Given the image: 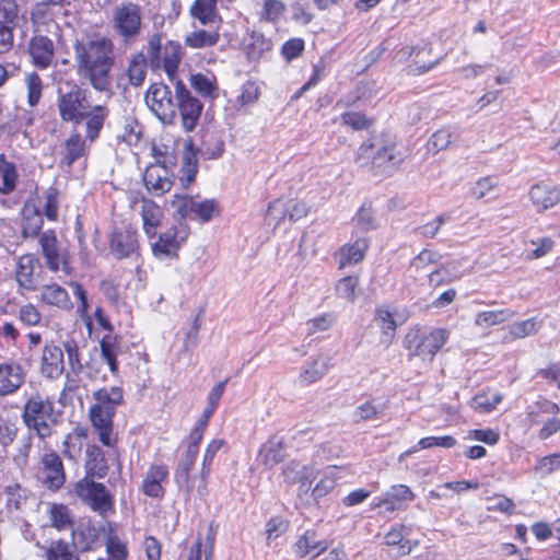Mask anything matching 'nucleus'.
<instances>
[{
	"label": "nucleus",
	"instance_id": "5701e85b",
	"mask_svg": "<svg viewBox=\"0 0 560 560\" xmlns=\"http://www.w3.org/2000/svg\"><path fill=\"white\" fill-rule=\"evenodd\" d=\"M143 182L148 191L155 196H161L168 191L173 185L167 168L160 164H152L145 168Z\"/></svg>",
	"mask_w": 560,
	"mask_h": 560
},
{
	"label": "nucleus",
	"instance_id": "c85d7f7f",
	"mask_svg": "<svg viewBox=\"0 0 560 560\" xmlns=\"http://www.w3.org/2000/svg\"><path fill=\"white\" fill-rule=\"evenodd\" d=\"M109 115V110L105 105H95L90 110L86 109L84 113L85 121V139L91 142L95 141L101 130L103 129L104 122Z\"/></svg>",
	"mask_w": 560,
	"mask_h": 560
},
{
	"label": "nucleus",
	"instance_id": "13d9d810",
	"mask_svg": "<svg viewBox=\"0 0 560 560\" xmlns=\"http://www.w3.org/2000/svg\"><path fill=\"white\" fill-rule=\"evenodd\" d=\"M24 81L27 90V103L30 106L34 107L42 97L43 81L36 72L26 74Z\"/></svg>",
	"mask_w": 560,
	"mask_h": 560
},
{
	"label": "nucleus",
	"instance_id": "a211bd4d",
	"mask_svg": "<svg viewBox=\"0 0 560 560\" xmlns=\"http://www.w3.org/2000/svg\"><path fill=\"white\" fill-rule=\"evenodd\" d=\"M40 374L49 380L59 378L66 371L63 350L61 347L45 345L40 358Z\"/></svg>",
	"mask_w": 560,
	"mask_h": 560
},
{
	"label": "nucleus",
	"instance_id": "6e6d98bb",
	"mask_svg": "<svg viewBox=\"0 0 560 560\" xmlns=\"http://www.w3.org/2000/svg\"><path fill=\"white\" fill-rule=\"evenodd\" d=\"M451 143L452 132L446 128H442L432 133L428 139L427 150L432 154H436L440 151L447 149Z\"/></svg>",
	"mask_w": 560,
	"mask_h": 560
},
{
	"label": "nucleus",
	"instance_id": "412c9836",
	"mask_svg": "<svg viewBox=\"0 0 560 560\" xmlns=\"http://www.w3.org/2000/svg\"><path fill=\"white\" fill-rule=\"evenodd\" d=\"M287 443L282 436H271L259 448L257 460L268 469H272L285 457Z\"/></svg>",
	"mask_w": 560,
	"mask_h": 560
},
{
	"label": "nucleus",
	"instance_id": "0eeeda50",
	"mask_svg": "<svg viewBox=\"0 0 560 560\" xmlns=\"http://www.w3.org/2000/svg\"><path fill=\"white\" fill-rule=\"evenodd\" d=\"M74 493L93 512L102 516L114 512V497L103 483L94 481L90 476L74 485Z\"/></svg>",
	"mask_w": 560,
	"mask_h": 560
},
{
	"label": "nucleus",
	"instance_id": "393cba45",
	"mask_svg": "<svg viewBox=\"0 0 560 560\" xmlns=\"http://www.w3.org/2000/svg\"><path fill=\"white\" fill-rule=\"evenodd\" d=\"M404 162V155L394 143L384 144L381 140L374 158V168L390 173Z\"/></svg>",
	"mask_w": 560,
	"mask_h": 560
},
{
	"label": "nucleus",
	"instance_id": "ddd939ff",
	"mask_svg": "<svg viewBox=\"0 0 560 560\" xmlns=\"http://www.w3.org/2000/svg\"><path fill=\"white\" fill-rule=\"evenodd\" d=\"M38 244L46 266L50 271L68 270V250L59 243L54 231L48 230L39 234Z\"/></svg>",
	"mask_w": 560,
	"mask_h": 560
},
{
	"label": "nucleus",
	"instance_id": "2eb2a0df",
	"mask_svg": "<svg viewBox=\"0 0 560 560\" xmlns=\"http://www.w3.org/2000/svg\"><path fill=\"white\" fill-rule=\"evenodd\" d=\"M26 371L12 360L0 362V396L14 395L25 383Z\"/></svg>",
	"mask_w": 560,
	"mask_h": 560
},
{
	"label": "nucleus",
	"instance_id": "c756f323",
	"mask_svg": "<svg viewBox=\"0 0 560 560\" xmlns=\"http://www.w3.org/2000/svg\"><path fill=\"white\" fill-rule=\"evenodd\" d=\"M219 0H195L189 9L191 18L198 20L201 25L220 24L221 18L217 10Z\"/></svg>",
	"mask_w": 560,
	"mask_h": 560
},
{
	"label": "nucleus",
	"instance_id": "a878e982",
	"mask_svg": "<svg viewBox=\"0 0 560 560\" xmlns=\"http://www.w3.org/2000/svg\"><path fill=\"white\" fill-rule=\"evenodd\" d=\"M330 360L328 357L319 354L307 361L299 375V382L302 385H311L322 380L329 371Z\"/></svg>",
	"mask_w": 560,
	"mask_h": 560
},
{
	"label": "nucleus",
	"instance_id": "338daca9",
	"mask_svg": "<svg viewBox=\"0 0 560 560\" xmlns=\"http://www.w3.org/2000/svg\"><path fill=\"white\" fill-rule=\"evenodd\" d=\"M7 504L9 508L20 510L27 499V491L19 483L5 488Z\"/></svg>",
	"mask_w": 560,
	"mask_h": 560
},
{
	"label": "nucleus",
	"instance_id": "1a4fd4ad",
	"mask_svg": "<svg viewBox=\"0 0 560 560\" xmlns=\"http://www.w3.org/2000/svg\"><path fill=\"white\" fill-rule=\"evenodd\" d=\"M409 318L406 307L395 305H382L375 310L373 322L381 330L380 341L382 345H390L396 329Z\"/></svg>",
	"mask_w": 560,
	"mask_h": 560
},
{
	"label": "nucleus",
	"instance_id": "680f3d73",
	"mask_svg": "<svg viewBox=\"0 0 560 560\" xmlns=\"http://www.w3.org/2000/svg\"><path fill=\"white\" fill-rule=\"evenodd\" d=\"M499 186V180L493 176H486L477 179L472 185L470 192L476 199H482L491 195Z\"/></svg>",
	"mask_w": 560,
	"mask_h": 560
},
{
	"label": "nucleus",
	"instance_id": "de8ad7c7",
	"mask_svg": "<svg viewBox=\"0 0 560 560\" xmlns=\"http://www.w3.org/2000/svg\"><path fill=\"white\" fill-rule=\"evenodd\" d=\"M49 520L51 526L58 530H63L72 527V518L68 506L61 503H54L49 508Z\"/></svg>",
	"mask_w": 560,
	"mask_h": 560
},
{
	"label": "nucleus",
	"instance_id": "cd10ccee",
	"mask_svg": "<svg viewBox=\"0 0 560 560\" xmlns=\"http://www.w3.org/2000/svg\"><path fill=\"white\" fill-rule=\"evenodd\" d=\"M215 540V529L210 524L205 534H199L189 548L187 560H212Z\"/></svg>",
	"mask_w": 560,
	"mask_h": 560
},
{
	"label": "nucleus",
	"instance_id": "f704fd0d",
	"mask_svg": "<svg viewBox=\"0 0 560 560\" xmlns=\"http://www.w3.org/2000/svg\"><path fill=\"white\" fill-rule=\"evenodd\" d=\"M78 532L72 530V538L75 541ZM46 560H79L75 551V542L69 544L61 539L51 541L46 549Z\"/></svg>",
	"mask_w": 560,
	"mask_h": 560
},
{
	"label": "nucleus",
	"instance_id": "c9c22d12",
	"mask_svg": "<svg viewBox=\"0 0 560 560\" xmlns=\"http://www.w3.org/2000/svg\"><path fill=\"white\" fill-rule=\"evenodd\" d=\"M218 30L219 25H217L215 30H197L190 32L185 36L184 43L187 47L192 49L212 47L220 40V34Z\"/></svg>",
	"mask_w": 560,
	"mask_h": 560
},
{
	"label": "nucleus",
	"instance_id": "c03bdc74",
	"mask_svg": "<svg viewBox=\"0 0 560 560\" xmlns=\"http://www.w3.org/2000/svg\"><path fill=\"white\" fill-rule=\"evenodd\" d=\"M148 60L142 52L135 55L128 66L129 82L133 86H139L143 83L147 75Z\"/></svg>",
	"mask_w": 560,
	"mask_h": 560
},
{
	"label": "nucleus",
	"instance_id": "aec40b11",
	"mask_svg": "<svg viewBox=\"0 0 560 560\" xmlns=\"http://www.w3.org/2000/svg\"><path fill=\"white\" fill-rule=\"evenodd\" d=\"M282 476L284 482L288 485L300 483V492L306 493L315 478V469L313 466L291 460L283 466Z\"/></svg>",
	"mask_w": 560,
	"mask_h": 560
},
{
	"label": "nucleus",
	"instance_id": "052dcab7",
	"mask_svg": "<svg viewBox=\"0 0 560 560\" xmlns=\"http://www.w3.org/2000/svg\"><path fill=\"white\" fill-rule=\"evenodd\" d=\"M33 446V436L26 434L22 436L18 443L12 460L18 468H23L28 463V456Z\"/></svg>",
	"mask_w": 560,
	"mask_h": 560
},
{
	"label": "nucleus",
	"instance_id": "f257e3e1",
	"mask_svg": "<svg viewBox=\"0 0 560 560\" xmlns=\"http://www.w3.org/2000/svg\"><path fill=\"white\" fill-rule=\"evenodd\" d=\"M72 50L78 75L95 91L110 92L115 65L113 40L102 34L84 35L74 39Z\"/></svg>",
	"mask_w": 560,
	"mask_h": 560
},
{
	"label": "nucleus",
	"instance_id": "e433bc0d",
	"mask_svg": "<svg viewBox=\"0 0 560 560\" xmlns=\"http://www.w3.org/2000/svg\"><path fill=\"white\" fill-rule=\"evenodd\" d=\"M515 312L510 308L482 311L476 314L474 324L479 328H490L514 317Z\"/></svg>",
	"mask_w": 560,
	"mask_h": 560
},
{
	"label": "nucleus",
	"instance_id": "79ce46f5",
	"mask_svg": "<svg viewBox=\"0 0 560 560\" xmlns=\"http://www.w3.org/2000/svg\"><path fill=\"white\" fill-rule=\"evenodd\" d=\"M558 470H560V452L539 457L533 467L534 477L540 480Z\"/></svg>",
	"mask_w": 560,
	"mask_h": 560
},
{
	"label": "nucleus",
	"instance_id": "7ed1b4c3",
	"mask_svg": "<svg viewBox=\"0 0 560 560\" xmlns=\"http://www.w3.org/2000/svg\"><path fill=\"white\" fill-rule=\"evenodd\" d=\"M22 421L38 439L46 440L52 435L59 415L55 411L54 401L39 394L31 395L24 402Z\"/></svg>",
	"mask_w": 560,
	"mask_h": 560
},
{
	"label": "nucleus",
	"instance_id": "f8f14e48",
	"mask_svg": "<svg viewBox=\"0 0 560 560\" xmlns=\"http://www.w3.org/2000/svg\"><path fill=\"white\" fill-rule=\"evenodd\" d=\"M175 94L176 109L178 108L180 115L182 127L186 132H191L199 121L203 106L182 81H176Z\"/></svg>",
	"mask_w": 560,
	"mask_h": 560
},
{
	"label": "nucleus",
	"instance_id": "dca6fc26",
	"mask_svg": "<svg viewBox=\"0 0 560 560\" xmlns=\"http://www.w3.org/2000/svg\"><path fill=\"white\" fill-rule=\"evenodd\" d=\"M28 55L38 69H47L55 59V44L49 37L34 32L28 43Z\"/></svg>",
	"mask_w": 560,
	"mask_h": 560
},
{
	"label": "nucleus",
	"instance_id": "72a5a7b5",
	"mask_svg": "<svg viewBox=\"0 0 560 560\" xmlns=\"http://www.w3.org/2000/svg\"><path fill=\"white\" fill-rule=\"evenodd\" d=\"M85 454V468L88 476L104 478L108 472V466L103 451L96 445H89Z\"/></svg>",
	"mask_w": 560,
	"mask_h": 560
},
{
	"label": "nucleus",
	"instance_id": "774afa93",
	"mask_svg": "<svg viewBox=\"0 0 560 560\" xmlns=\"http://www.w3.org/2000/svg\"><path fill=\"white\" fill-rule=\"evenodd\" d=\"M340 120L342 125L349 126L353 130H363L371 126L372 120L359 112H346L341 114Z\"/></svg>",
	"mask_w": 560,
	"mask_h": 560
},
{
	"label": "nucleus",
	"instance_id": "49530a36",
	"mask_svg": "<svg viewBox=\"0 0 560 560\" xmlns=\"http://www.w3.org/2000/svg\"><path fill=\"white\" fill-rule=\"evenodd\" d=\"M378 139H370L364 141L354 154V163L360 167H373L374 158L377 150Z\"/></svg>",
	"mask_w": 560,
	"mask_h": 560
},
{
	"label": "nucleus",
	"instance_id": "603ef678",
	"mask_svg": "<svg viewBox=\"0 0 560 560\" xmlns=\"http://www.w3.org/2000/svg\"><path fill=\"white\" fill-rule=\"evenodd\" d=\"M106 558H101L97 560H127L128 558V548L125 541H122L116 535H109L106 539Z\"/></svg>",
	"mask_w": 560,
	"mask_h": 560
},
{
	"label": "nucleus",
	"instance_id": "8fccbe9b",
	"mask_svg": "<svg viewBox=\"0 0 560 560\" xmlns=\"http://www.w3.org/2000/svg\"><path fill=\"white\" fill-rule=\"evenodd\" d=\"M23 236L30 237L38 235L43 225L42 214L34 208L25 207L23 210Z\"/></svg>",
	"mask_w": 560,
	"mask_h": 560
},
{
	"label": "nucleus",
	"instance_id": "f03ea898",
	"mask_svg": "<svg viewBox=\"0 0 560 560\" xmlns=\"http://www.w3.org/2000/svg\"><path fill=\"white\" fill-rule=\"evenodd\" d=\"M94 404L90 407V419L97 431L98 440L106 446H113V417L124 404V389L120 386L102 387L93 393Z\"/></svg>",
	"mask_w": 560,
	"mask_h": 560
},
{
	"label": "nucleus",
	"instance_id": "3c124183",
	"mask_svg": "<svg viewBox=\"0 0 560 560\" xmlns=\"http://www.w3.org/2000/svg\"><path fill=\"white\" fill-rule=\"evenodd\" d=\"M84 436L82 430L75 429L73 433L68 434L62 443V454L70 460H75L82 451V438Z\"/></svg>",
	"mask_w": 560,
	"mask_h": 560
},
{
	"label": "nucleus",
	"instance_id": "9b49d317",
	"mask_svg": "<svg viewBox=\"0 0 560 560\" xmlns=\"http://www.w3.org/2000/svg\"><path fill=\"white\" fill-rule=\"evenodd\" d=\"M88 108L86 91L77 84H73L69 92L59 95L58 110L63 121L81 124Z\"/></svg>",
	"mask_w": 560,
	"mask_h": 560
},
{
	"label": "nucleus",
	"instance_id": "6ab92c4d",
	"mask_svg": "<svg viewBox=\"0 0 560 560\" xmlns=\"http://www.w3.org/2000/svg\"><path fill=\"white\" fill-rule=\"evenodd\" d=\"M168 479V468L163 464L151 465L144 474L141 491L147 497L162 499L165 494L163 483Z\"/></svg>",
	"mask_w": 560,
	"mask_h": 560
},
{
	"label": "nucleus",
	"instance_id": "bb28decb",
	"mask_svg": "<svg viewBox=\"0 0 560 560\" xmlns=\"http://www.w3.org/2000/svg\"><path fill=\"white\" fill-rule=\"evenodd\" d=\"M529 198L536 210L542 212L560 201V191L552 186L536 184L529 190Z\"/></svg>",
	"mask_w": 560,
	"mask_h": 560
},
{
	"label": "nucleus",
	"instance_id": "4468645a",
	"mask_svg": "<svg viewBox=\"0 0 560 560\" xmlns=\"http://www.w3.org/2000/svg\"><path fill=\"white\" fill-rule=\"evenodd\" d=\"M40 272L42 265L34 254H25L18 258L15 279L20 288L34 291L37 288Z\"/></svg>",
	"mask_w": 560,
	"mask_h": 560
},
{
	"label": "nucleus",
	"instance_id": "4c0bfd02",
	"mask_svg": "<svg viewBox=\"0 0 560 560\" xmlns=\"http://www.w3.org/2000/svg\"><path fill=\"white\" fill-rule=\"evenodd\" d=\"M56 5L55 3H50L49 0H42L32 7L31 22L35 27V32H39L40 26L54 22V7Z\"/></svg>",
	"mask_w": 560,
	"mask_h": 560
},
{
	"label": "nucleus",
	"instance_id": "5fc2aeb1",
	"mask_svg": "<svg viewBox=\"0 0 560 560\" xmlns=\"http://www.w3.org/2000/svg\"><path fill=\"white\" fill-rule=\"evenodd\" d=\"M224 443V440L215 439L212 440L206 447L200 470V477L203 482V488L206 487V479L208 478L211 470L212 460L215 454L222 448Z\"/></svg>",
	"mask_w": 560,
	"mask_h": 560
},
{
	"label": "nucleus",
	"instance_id": "4be33fe9",
	"mask_svg": "<svg viewBox=\"0 0 560 560\" xmlns=\"http://www.w3.org/2000/svg\"><path fill=\"white\" fill-rule=\"evenodd\" d=\"M44 482L49 489H59L66 480L62 460L55 452L47 453L42 458Z\"/></svg>",
	"mask_w": 560,
	"mask_h": 560
},
{
	"label": "nucleus",
	"instance_id": "a18cd8bd",
	"mask_svg": "<svg viewBox=\"0 0 560 560\" xmlns=\"http://www.w3.org/2000/svg\"><path fill=\"white\" fill-rule=\"evenodd\" d=\"M18 173L15 165L0 156V192L9 194L15 188Z\"/></svg>",
	"mask_w": 560,
	"mask_h": 560
},
{
	"label": "nucleus",
	"instance_id": "37998d69",
	"mask_svg": "<svg viewBox=\"0 0 560 560\" xmlns=\"http://www.w3.org/2000/svg\"><path fill=\"white\" fill-rule=\"evenodd\" d=\"M198 453L187 451L178 462L175 470V482L178 487H188L190 481V471L195 466Z\"/></svg>",
	"mask_w": 560,
	"mask_h": 560
},
{
	"label": "nucleus",
	"instance_id": "09e8293b",
	"mask_svg": "<svg viewBox=\"0 0 560 560\" xmlns=\"http://www.w3.org/2000/svg\"><path fill=\"white\" fill-rule=\"evenodd\" d=\"M502 400V395L495 390H487L471 399V407L480 412L492 411Z\"/></svg>",
	"mask_w": 560,
	"mask_h": 560
},
{
	"label": "nucleus",
	"instance_id": "9d476101",
	"mask_svg": "<svg viewBox=\"0 0 560 560\" xmlns=\"http://www.w3.org/2000/svg\"><path fill=\"white\" fill-rule=\"evenodd\" d=\"M145 104L163 124H173L176 117L177 102H174L167 85L152 84L145 94Z\"/></svg>",
	"mask_w": 560,
	"mask_h": 560
},
{
	"label": "nucleus",
	"instance_id": "69168bd1",
	"mask_svg": "<svg viewBox=\"0 0 560 560\" xmlns=\"http://www.w3.org/2000/svg\"><path fill=\"white\" fill-rule=\"evenodd\" d=\"M358 288L359 278L349 276L339 280L336 290L341 299L353 302L357 296Z\"/></svg>",
	"mask_w": 560,
	"mask_h": 560
},
{
	"label": "nucleus",
	"instance_id": "7c9ffc66",
	"mask_svg": "<svg viewBox=\"0 0 560 560\" xmlns=\"http://www.w3.org/2000/svg\"><path fill=\"white\" fill-rule=\"evenodd\" d=\"M368 248L369 240L365 237H358L352 243L343 245L339 250L340 268L347 265H355L363 260Z\"/></svg>",
	"mask_w": 560,
	"mask_h": 560
},
{
	"label": "nucleus",
	"instance_id": "58836bf2",
	"mask_svg": "<svg viewBox=\"0 0 560 560\" xmlns=\"http://www.w3.org/2000/svg\"><path fill=\"white\" fill-rule=\"evenodd\" d=\"M85 154V139L79 132H73L63 145V162L70 166Z\"/></svg>",
	"mask_w": 560,
	"mask_h": 560
},
{
	"label": "nucleus",
	"instance_id": "864d4df0",
	"mask_svg": "<svg viewBox=\"0 0 560 560\" xmlns=\"http://www.w3.org/2000/svg\"><path fill=\"white\" fill-rule=\"evenodd\" d=\"M386 405L380 402L377 399H371L362 402L355 409V415L360 420H376L385 411Z\"/></svg>",
	"mask_w": 560,
	"mask_h": 560
},
{
	"label": "nucleus",
	"instance_id": "6e6552de",
	"mask_svg": "<svg viewBox=\"0 0 560 560\" xmlns=\"http://www.w3.org/2000/svg\"><path fill=\"white\" fill-rule=\"evenodd\" d=\"M189 234L190 229L184 221L172 225L152 243L153 255L161 260L177 258L178 250L186 243Z\"/></svg>",
	"mask_w": 560,
	"mask_h": 560
},
{
	"label": "nucleus",
	"instance_id": "e2e57ef3",
	"mask_svg": "<svg viewBox=\"0 0 560 560\" xmlns=\"http://www.w3.org/2000/svg\"><path fill=\"white\" fill-rule=\"evenodd\" d=\"M288 210L284 198L276 199L269 205L267 210L268 224H273L277 228L288 217Z\"/></svg>",
	"mask_w": 560,
	"mask_h": 560
},
{
	"label": "nucleus",
	"instance_id": "a19ab883",
	"mask_svg": "<svg viewBox=\"0 0 560 560\" xmlns=\"http://www.w3.org/2000/svg\"><path fill=\"white\" fill-rule=\"evenodd\" d=\"M61 349L63 350V355H67L69 368V371L66 373L67 377L69 378L70 373L73 375L80 374L83 370V364L78 342L74 339H67L62 341Z\"/></svg>",
	"mask_w": 560,
	"mask_h": 560
},
{
	"label": "nucleus",
	"instance_id": "39448f33",
	"mask_svg": "<svg viewBox=\"0 0 560 560\" xmlns=\"http://www.w3.org/2000/svg\"><path fill=\"white\" fill-rule=\"evenodd\" d=\"M112 28L125 45L136 43L143 25L142 10L133 2H122L113 10Z\"/></svg>",
	"mask_w": 560,
	"mask_h": 560
},
{
	"label": "nucleus",
	"instance_id": "f3484780",
	"mask_svg": "<svg viewBox=\"0 0 560 560\" xmlns=\"http://www.w3.org/2000/svg\"><path fill=\"white\" fill-rule=\"evenodd\" d=\"M109 249L117 259L130 257L138 249L137 232L128 226L116 228L110 237Z\"/></svg>",
	"mask_w": 560,
	"mask_h": 560
},
{
	"label": "nucleus",
	"instance_id": "2f4dec72",
	"mask_svg": "<svg viewBox=\"0 0 560 560\" xmlns=\"http://www.w3.org/2000/svg\"><path fill=\"white\" fill-rule=\"evenodd\" d=\"M162 217V210L155 202L148 199L142 201L141 218L143 222V230L148 237L151 238L155 236V230L161 224Z\"/></svg>",
	"mask_w": 560,
	"mask_h": 560
},
{
	"label": "nucleus",
	"instance_id": "ea45409f",
	"mask_svg": "<svg viewBox=\"0 0 560 560\" xmlns=\"http://www.w3.org/2000/svg\"><path fill=\"white\" fill-rule=\"evenodd\" d=\"M102 359L107 363L113 374L118 373L117 354L119 353V342L116 336L106 335L100 343Z\"/></svg>",
	"mask_w": 560,
	"mask_h": 560
},
{
	"label": "nucleus",
	"instance_id": "473e14b6",
	"mask_svg": "<svg viewBox=\"0 0 560 560\" xmlns=\"http://www.w3.org/2000/svg\"><path fill=\"white\" fill-rule=\"evenodd\" d=\"M40 300L48 305L57 306L59 308L69 310L72 307L67 290L57 283L42 287Z\"/></svg>",
	"mask_w": 560,
	"mask_h": 560
},
{
	"label": "nucleus",
	"instance_id": "20e7f679",
	"mask_svg": "<svg viewBox=\"0 0 560 560\" xmlns=\"http://www.w3.org/2000/svg\"><path fill=\"white\" fill-rule=\"evenodd\" d=\"M448 331L444 328L423 330L418 326L411 327L402 339V347L408 352V361L420 358L424 363H431L435 354L448 340Z\"/></svg>",
	"mask_w": 560,
	"mask_h": 560
},
{
	"label": "nucleus",
	"instance_id": "0e129e2a",
	"mask_svg": "<svg viewBox=\"0 0 560 560\" xmlns=\"http://www.w3.org/2000/svg\"><path fill=\"white\" fill-rule=\"evenodd\" d=\"M415 499V493L411 489L406 485H394L390 489L384 494L383 503H389L392 501H396L398 504L400 502L412 501Z\"/></svg>",
	"mask_w": 560,
	"mask_h": 560
},
{
	"label": "nucleus",
	"instance_id": "423d86ee",
	"mask_svg": "<svg viewBox=\"0 0 560 560\" xmlns=\"http://www.w3.org/2000/svg\"><path fill=\"white\" fill-rule=\"evenodd\" d=\"M174 215L182 221L190 218L200 222H209L220 214L219 203L214 199L199 200L186 194H176L172 200Z\"/></svg>",
	"mask_w": 560,
	"mask_h": 560
},
{
	"label": "nucleus",
	"instance_id": "bf43d9fd",
	"mask_svg": "<svg viewBox=\"0 0 560 560\" xmlns=\"http://www.w3.org/2000/svg\"><path fill=\"white\" fill-rule=\"evenodd\" d=\"M295 548L300 557H304L312 551H316L315 556H318L328 548V545L325 541H315L312 536L305 534L299 538Z\"/></svg>",
	"mask_w": 560,
	"mask_h": 560
},
{
	"label": "nucleus",
	"instance_id": "b1692460",
	"mask_svg": "<svg viewBox=\"0 0 560 560\" xmlns=\"http://www.w3.org/2000/svg\"><path fill=\"white\" fill-rule=\"evenodd\" d=\"M182 60V46L178 42L168 40L159 55V63L151 65L152 69H163L170 80H174Z\"/></svg>",
	"mask_w": 560,
	"mask_h": 560
},
{
	"label": "nucleus",
	"instance_id": "4d7b16f0",
	"mask_svg": "<svg viewBox=\"0 0 560 560\" xmlns=\"http://www.w3.org/2000/svg\"><path fill=\"white\" fill-rule=\"evenodd\" d=\"M191 86L205 97H215L217 86L215 80L202 73L192 74L190 77Z\"/></svg>",
	"mask_w": 560,
	"mask_h": 560
}]
</instances>
